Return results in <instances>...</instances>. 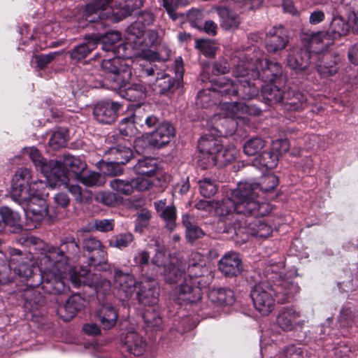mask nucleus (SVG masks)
Returning a JSON list of instances; mask_svg holds the SVG:
<instances>
[{"label": "nucleus", "instance_id": "f257e3e1", "mask_svg": "<svg viewBox=\"0 0 358 358\" xmlns=\"http://www.w3.org/2000/svg\"><path fill=\"white\" fill-rule=\"evenodd\" d=\"M257 185L248 182H239L231 191V196L215 204V212L220 217H227L229 224H232L238 215L265 216L271 212L268 203L257 199Z\"/></svg>", "mask_w": 358, "mask_h": 358}, {"label": "nucleus", "instance_id": "b1692460", "mask_svg": "<svg viewBox=\"0 0 358 358\" xmlns=\"http://www.w3.org/2000/svg\"><path fill=\"white\" fill-rule=\"evenodd\" d=\"M287 66L297 73L306 69L310 63V50L308 48H296L288 55Z\"/></svg>", "mask_w": 358, "mask_h": 358}, {"label": "nucleus", "instance_id": "58836bf2", "mask_svg": "<svg viewBox=\"0 0 358 358\" xmlns=\"http://www.w3.org/2000/svg\"><path fill=\"white\" fill-rule=\"evenodd\" d=\"M217 13L220 17V25L226 30L236 29L239 24L240 20L237 15L230 12L226 8L217 9Z\"/></svg>", "mask_w": 358, "mask_h": 358}, {"label": "nucleus", "instance_id": "bb28decb", "mask_svg": "<svg viewBox=\"0 0 358 358\" xmlns=\"http://www.w3.org/2000/svg\"><path fill=\"white\" fill-rule=\"evenodd\" d=\"M64 170L66 179L65 181L59 180L57 178H54L52 182H57L58 185L66 184L68 181L67 171L72 173L75 178H77L86 169V164L79 157H76L71 155H64L62 162L56 161Z\"/></svg>", "mask_w": 358, "mask_h": 358}, {"label": "nucleus", "instance_id": "39448f33", "mask_svg": "<svg viewBox=\"0 0 358 358\" xmlns=\"http://www.w3.org/2000/svg\"><path fill=\"white\" fill-rule=\"evenodd\" d=\"M198 149L203 155L200 161L205 164L204 168L215 165L225 166L233 162L238 155V150L234 145L223 147L220 139L209 134L199 139Z\"/></svg>", "mask_w": 358, "mask_h": 358}, {"label": "nucleus", "instance_id": "338daca9", "mask_svg": "<svg viewBox=\"0 0 358 358\" xmlns=\"http://www.w3.org/2000/svg\"><path fill=\"white\" fill-rule=\"evenodd\" d=\"M281 357L282 358H304L303 350L301 347L290 345L283 350Z\"/></svg>", "mask_w": 358, "mask_h": 358}, {"label": "nucleus", "instance_id": "f03ea898", "mask_svg": "<svg viewBox=\"0 0 358 358\" xmlns=\"http://www.w3.org/2000/svg\"><path fill=\"white\" fill-rule=\"evenodd\" d=\"M10 269L19 276L27 280V286L37 287L41 284V289L48 294L66 293L69 288L64 279L52 277L50 271L43 272L40 268V258L38 259V268L34 266L32 255L22 253L14 248L8 250Z\"/></svg>", "mask_w": 358, "mask_h": 358}, {"label": "nucleus", "instance_id": "4468645a", "mask_svg": "<svg viewBox=\"0 0 358 358\" xmlns=\"http://www.w3.org/2000/svg\"><path fill=\"white\" fill-rule=\"evenodd\" d=\"M104 155H109L108 162H104L105 173L110 176H116L122 173L120 164H125L132 157V151L127 145L118 144L111 147L105 151Z\"/></svg>", "mask_w": 358, "mask_h": 358}, {"label": "nucleus", "instance_id": "a18cd8bd", "mask_svg": "<svg viewBox=\"0 0 358 358\" xmlns=\"http://www.w3.org/2000/svg\"><path fill=\"white\" fill-rule=\"evenodd\" d=\"M262 95L271 103L280 102L283 97V92L280 87L273 83L262 86Z\"/></svg>", "mask_w": 358, "mask_h": 358}, {"label": "nucleus", "instance_id": "412c9836", "mask_svg": "<svg viewBox=\"0 0 358 358\" xmlns=\"http://www.w3.org/2000/svg\"><path fill=\"white\" fill-rule=\"evenodd\" d=\"M301 315L293 308H282L278 314L276 322L280 328L286 331L301 329L304 320L300 319Z\"/></svg>", "mask_w": 358, "mask_h": 358}, {"label": "nucleus", "instance_id": "4c0bfd02", "mask_svg": "<svg viewBox=\"0 0 358 358\" xmlns=\"http://www.w3.org/2000/svg\"><path fill=\"white\" fill-rule=\"evenodd\" d=\"M157 159L145 157L139 159L134 166V172L138 176H153L157 171Z\"/></svg>", "mask_w": 358, "mask_h": 358}, {"label": "nucleus", "instance_id": "de8ad7c7", "mask_svg": "<svg viewBox=\"0 0 358 358\" xmlns=\"http://www.w3.org/2000/svg\"><path fill=\"white\" fill-rule=\"evenodd\" d=\"M252 236L265 238L268 237L272 232L271 227L260 220H254L249 224V231Z\"/></svg>", "mask_w": 358, "mask_h": 358}, {"label": "nucleus", "instance_id": "8fccbe9b", "mask_svg": "<svg viewBox=\"0 0 358 358\" xmlns=\"http://www.w3.org/2000/svg\"><path fill=\"white\" fill-rule=\"evenodd\" d=\"M86 186H100L103 184L102 176L96 172H83L77 178Z\"/></svg>", "mask_w": 358, "mask_h": 358}, {"label": "nucleus", "instance_id": "7c9ffc66", "mask_svg": "<svg viewBox=\"0 0 358 358\" xmlns=\"http://www.w3.org/2000/svg\"><path fill=\"white\" fill-rule=\"evenodd\" d=\"M128 80L125 84L116 90L118 91L119 94L130 101H140L143 100L146 96V89L143 83H132L127 84Z\"/></svg>", "mask_w": 358, "mask_h": 358}, {"label": "nucleus", "instance_id": "bf43d9fd", "mask_svg": "<svg viewBox=\"0 0 358 358\" xmlns=\"http://www.w3.org/2000/svg\"><path fill=\"white\" fill-rule=\"evenodd\" d=\"M196 48L207 57H213L217 50L214 41L206 39L196 40Z\"/></svg>", "mask_w": 358, "mask_h": 358}, {"label": "nucleus", "instance_id": "9b49d317", "mask_svg": "<svg viewBox=\"0 0 358 358\" xmlns=\"http://www.w3.org/2000/svg\"><path fill=\"white\" fill-rule=\"evenodd\" d=\"M246 66L251 71L252 79L260 78L265 83H274L282 76V71L280 64L275 62L265 60L263 62L258 57L252 59L243 58Z\"/></svg>", "mask_w": 358, "mask_h": 358}, {"label": "nucleus", "instance_id": "cd10ccee", "mask_svg": "<svg viewBox=\"0 0 358 358\" xmlns=\"http://www.w3.org/2000/svg\"><path fill=\"white\" fill-rule=\"evenodd\" d=\"M288 43L285 31L282 27L272 28L266 36L265 44L270 52H277L283 50Z\"/></svg>", "mask_w": 358, "mask_h": 358}, {"label": "nucleus", "instance_id": "7ed1b4c3", "mask_svg": "<svg viewBox=\"0 0 358 358\" xmlns=\"http://www.w3.org/2000/svg\"><path fill=\"white\" fill-rule=\"evenodd\" d=\"M298 292L297 285L282 280L275 288L266 282L258 283L252 289L250 296L255 310L262 315L266 316L274 310L276 301L280 303L287 302Z\"/></svg>", "mask_w": 358, "mask_h": 358}, {"label": "nucleus", "instance_id": "a211bd4d", "mask_svg": "<svg viewBox=\"0 0 358 358\" xmlns=\"http://www.w3.org/2000/svg\"><path fill=\"white\" fill-rule=\"evenodd\" d=\"M136 296L142 305L155 306L157 303L159 296L156 280L150 277L143 278L138 283Z\"/></svg>", "mask_w": 358, "mask_h": 358}, {"label": "nucleus", "instance_id": "473e14b6", "mask_svg": "<svg viewBox=\"0 0 358 358\" xmlns=\"http://www.w3.org/2000/svg\"><path fill=\"white\" fill-rule=\"evenodd\" d=\"M83 299L80 296L74 295L69 297L64 306L59 307L57 312L65 321L73 318L83 308Z\"/></svg>", "mask_w": 358, "mask_h": 358}, {"label": "nucleus", "instance_id": "052dcab7", "mask_svg": "<svg viewBox=\"0 0 358 358\" xmlns=\"http://www.w3.org/2000/svg\"><path fill=\"white\" fill-rule=\"evenodd\" d=\"M67 138L64 130H58L55 131L50 141L49 145L53 150H57L64 147L66 143Z\"/></svg>", "mask_w": 358, "mask_h": 358}, {"label": "nucleus", "instance_id": "49530a36", "mask_svg": "<svg viewBox=\"0 0 358 358\" xmlns=\"http://www.w3.org/2000/svg\"><path fill=\"white\" fill-rule=\"evenodd\" d=\"M174 87V83L169 75L165 73H157L152 87L153 90H157L159 94H165L170 92Z\"/></svg>", "mask_w": 358, "mask_h": 358}, {"label": "nucleus", "instance_id": "0e129e2a", "mask_svg": "<svg viewBox=\"0 0 358 358\" xmlns=\"http://www.w3.org/2000/svg\"><path fill=\"white\" fill-rule=\"evenodd\" d=\"M151 177L138 176L136 178L133 179L134 190L145 191L149 189L153 184Z\"/></svg>", "mask_w": 358, "mask_h": 358}, {"label": "nucleus", "instance_id": "c03bdc74", "mask_svg": "<svg viewBox=\"0 0 358 358\" xmlns=\"http://www.w3.org/2000/svg\"><path fill=\"white\" fill-rule=\"evenodd\" d=\"M350 25L348 22H346L341 17H335L331 22L329 30L331 37L333 38V41L335 38H339L341 36H345L349 31Z\"/></svg>", "mask_w": 358, "mask_h": 358}, {"label": "nucleus", "instance_id": "774afa93", "mask_svg": "<svg viewBox=\"0 0 358 358\" xmlns=\"http://www.w3.org/2000/svg\"><path fill=\"white\" fill-rule=\"evenodd\" d=\"M112 0H96L94 3L87 4L85 12L88 14L96 13L100 10H104L110 3Z\"/></svg>", "mask_w": 358, "mask_h": 358}, {"label": "nucleus", "instance_id": "a878e982", "mask_svg": "<svg viewBox=\"0 0 358 358\" xmlns=\"http://www.w3.org/2000/svg\"><path fill=\"white\" fill-rule=\"evenodd\" d=\"M189 274L198 278L206 279L207 276L212 278L211 271L207 265L206 255L199 252H193L190 255Z\"/></svg>", "mask_w": 358, "mask_h": 358}, {"label": "nucleus", "instance_id": "20e7f679", "mask_svg": "<svg viewBox=\"0 0 358 358\" xmlns=\"http://www.w3.org/2000/svg\"><path fill=\"white\" fill-rule=\"evenodd\" d=\"M80 247L73 238H66L57 248L50 246L40 257V268L43 272L50 271L52 277L63 279L62 273L69 259L76 257Z\"/></svg>", "mask_w": 358, "mask_h": 358}, {"label": "nucleus", "instance_id": "2f4dec72", "mask_svg": "<svg viewBox=\"0 0 358 358\" xmlns=\"http://www.w3.org/2000/svg\"><path fill=\"white\" fill-rule=\"evenodd\" d=\"M154 206L160 217L166 222V226L170 231L173 230L176 225V209L173 205H166V199H161L154 202Z\"/></svg>", "mask_w": 358, "mask_h": 358}, {"label": "nucleus", "instance_id": "9d476101", "mask_svg": "<svg viewBox=\"0 0 358 358\" xmlns=\"http://www.w3.org/2000/svg\"><path fill=\"white\" fill-rule=\"evenodd\" d=\"M24 153L29 156L36 168L40 170L44 176L47 178L50 184L55 185L57 184V182H52L54 178H57L62 181L66 180V177L61 166L53 160L47 162L36 148H24Z\"/></svg>", "mask_w": 358, "mask_h": 358}, {"label": "nucleus", "instance_id": "aec40b11", "mask_svg": "<svg viewBox=\"0 0 358 358\" xmlns=\"http://www.w3.org/2000/svg\"><path fill=\"white\" fill-rule=\"evenodd\" d=\"M301 41L308 50L320 52L327 50L334 43L333 38L327 31L304 33L301 36Z\"/></svg>", "mask_w": 358, "mask_h": 358}, {"label": "nucleus", "instance_id": "13d9d810", "mask_svg": "<svg viewBox=\"0 0 358 358\" xmlns=\"http://www.w3.org/2000/svg\"><path fill=\"white\" fill-rule=\"evenodd\" d=\"M48 184L51 187H55L56 186H60L61 182H59L58 185H51L48 181V179L46 178V180H36L34 182H31L29 188V191L32 194H36L37 196H40L41 198H43V196L45 195V189L48 186Z\"/></svg>", "mask_w": 358, "mask_h": 358}, {"label": "nucleus", "instance_id": "423d86ee", "mask_svg": "<svg viewBox=\"0 0 358 358\" xmlns=\"http://www.w3.org/2000/svg\"><path fill=\"white\" fill-rule=\"evenodd\" d=\"M177 280L168 282L177 285L174 289V299L178 303H193L201 298V289L206 287L211 280L210 276L206 279L198 278L191 275H186L180 269L177 270Z\"/></svg>", "mask_w": 358, "mask_h": 358}, {"label": "nucleus", "instance_id": "680f3d73", "mask_svg": "<svg viewBox=\"0 0 358 358\" xmlns=\"http://www.w3.org/2000/svg\"><path fill=\"white\" fill-rule=\"evenodd\" d=\"M143 318L147 327L150 329L159 327L162 324V318L159 316L158 313L155 311L146 310L143 314Z\"/></svg>", "mask_w": 358, "mask_h": 358}, {"label": "nucleus", "instance_id": "393cba45", "mask_svg": "<svg viewBox=\"0 0 358 358\" xmlns=\"http://www.w3.org/2000/svg\"><path fill=\"white\" fill-rule=\"evenodd\" d=\"M174 135L175 129L173 126L168 122H162L150 134L148 142L150 145L159 148L168 144Z\"/></svg>", "mask_w": 358, "mask_h": 358}, {"label": "nucleus", "instance_id": "ddd939ff", "mask_svg": "<svg viewBox=\"0 0 358 358\" xmlns=\"http://www.w3.org/2000/svg\"><path fill=\"white\" fill-rule=\"evenodd\" d=\"M233 73L238 83V96L240 99L250 100L258 94L259 87L250 81V78H252L251 77V71L246 66L243 57L238 59Z\"/></svg>", "mask_w": 358, "mask_h": 358}, {"label": "nucleus", "instance_id": "0eeeda50", "mask_svg": "<svg viewBox=\"0 0 358 358\" xmlns=\"http://www.w3.org/2000/svg\"><path fill=\"white\" fill-rule=\"evenodd\" d=\"M222 109L225 111L224 115H215L211 121L219 136L233 134L237 128L235 119L245 120L249 113V108L243 103H224Z\"/></svg>", "mask_w": 358, "mask_h": 358}, {"label": "nucleus", "instance_id": "37998d69", "mask_svg": "<svg viewBox=\"0 0 358 358\" xmlns=\"http://www.w3.org/2000/svg\"><path fill=\"white\" fill-rule=\"evenodd\" d=\"M182 224L186 229V237L189 241H194L203 236L204 232L197 226L193 217L188 215H183Z\"/></svg>", "mask_w": 358, "mask_h": 358}, {"label": "nucleus", "instance_id": "c85d7f7f", "mask_svg": "<svg viewBox=\"0 0 358 358\" xmlns=\"http://www.w3.org/2000/svg\"><path fill=\"white\" fill-rule=\"evenodd\" d=\"M242 268L241 259L236 252H227L219 261V269L226 276H236Z\"/></svg>", "mask_w": 358, "mask_h": 358}, {"label": "nucleus", "instance_id": "603ef678", "mask_svg": "<svg viewBox=\"0 0 358 358\" xmlns=\"http://www.w3.org/2000/svg\"><path fill=\"white\" fill-rule=\"evenodd\" d=\"M110 187L117 192L125 195H129L134 192V184L132 180H124L113 179L110 182Z\"/></svg>", "mask_w": 358, "mask_h": 358}, {"label": "nucleus", "instance_id": "5fc2aeb1", "mask_svg": "<svg viewBox=\"0 0 358 358\" xmlns=\"http://www.w3.org/2000/svg\"><path fill=\"white\" fill-rule=\"evenodd\" d=\"M278 183V179L276 176L273 174H269L264 177L262 182H261V188L259 189L258 184H255V185H257V192L258 194L257 199L259 200L260 203H264L263 201H261V199L259 198V192L260 190L262 192H270L275 188Z\"/></svg>", "mask_w": 358, "mask_h": 358}, {"label": "nucleus", "instance_id": "c756f323", "mask_svg": "<svg viewBox=\"0 0 358 358\" xmlns=\"http://www.w3.org/2000/svg\"><path fill=\"white\" fill-rule=\"evenodd\" d=\"M96 316L102 328L108 330L112 329L116 324L118 313L113 304L106 302L101 304L98 308Z\"/></svg>", "mask_w": 358, "mask_h": 358}, {"label": "nucleus", "instance_id": "6ab92c4d", "mask_svg": "<svg viewBox=\"0 0 358 358\" xmlns=\"http://www.w3.org/2000/svg\"><path fill=\"white\" fill-rule=\"evenodd\" d=\"M137 287L138 284L133 275L119 269L115 270L114 288L117 290L120 297L123 299H129L136 291Z\"/></svg>", "mask_w": 358, "mask_h": 358}, {"label": "nucleus", "instance_id": "5701e85b", "mask_svg": "<svg viewBox=\"0 0 358 358\" xmlns=\"http://www.w3.org/2000/svg\"><path fill=\"white\" fill-rule=\"evenodd\" d=\"M122 108V104L113 101H105L98 103L94 108V115L97 121L110 124L113 122L117 113Z\"/></svg>", "mask_w": 358, "mask_h": 358}, {"label": "nucleus", "instance_id": "e2e57ef3", "mask_svg": "<svg viewBox=\"0 0 358 358\" xmlns=\"http://www.w3.org/2000/svg\"><path fill=\"white\" fill-rule=\"evenodd\" d=\"M1 213H2L1 215L3 217L4 226L9 225L14 227L18 224L20 221V216L17 213L11 210L7 207H2L1 208Z\"/></svg>", "mask_w": 358, "mask_h": 358}, {"label": "nucleus", "instance_id": "4be33fe9", "mask_svg": "<svg viewBox=\"0 0 358 358\" xmlns=\"http://www.w3.org/2000/svg\"><path fill=\"white\" fill-rule=\"evenodd\" d=\"M83 244L85 250L90 252H95L97 255L90 257V264L100 266L101 269L106 270L107 268L106 262L107 253L101 243L96 238L90 236L83 240Z\"/></svg>", "mask_w": 358, "mask_h": 358}, {"label": "nucleus", "instance_id": "864d4df0", "mask_svg": "<svg viewBox=\"0 0 358 358\" xmlns=\"http://www.w3.org/2000/svg\"><path fill=\"white\" fill-rule=\"evenodd\" d=\"M134 241V236L131 233L120 234L113 236L109 241L111 247L122 249L128 247Z\"/></svg>", "mask_w": 358, "mask_h": 358}, {"label": "nucleus", "instance_id": "2eb2a0df", "mask_svg": "<svg viewBox=\"0 0 358 358\" xmlns=\"http://www.w3.org/2000/svg\"><path fill=\"white\" fill-rule=\"evenodd\" d=\"M32 178L31 170L20 168L12 178L10 196L16 201L25 202L29 198V188Z\"/></svg>", "mask_w": 358, "mask_h": 358}, {"label": "nucleus", "instance_id": "3c124183", "mask_svg": "<svg viewBox=\"0 0 358 358\" xmlns=\"http://www.w3.org/2000/svg\"><path fill=\"white\" fill-rule=\"evenodd\" d=\"M138 123V116L135 113L133 116L123 118L119 124L120 132L126 136L134 134V124Z\"/></svg>", "mask_w": 358, "mask_h": 358}, {"label": "nucleus", "instance_id": "ea45409f", "mask_svg": "<svg viewBox=\"0 0 358 358\" xmlns=\"http://www.w3.org/2000/svg\"><path fill=\"white\" fill-rule=\"evenodd\" d=\"M213 93L220 94L222 96H238V85L231 82L228 78H221L216 81Z\"/></svg>", "mask_w": 358, "mask_h": 358}, {"label": "nucleus", "instance_id": "e433bc0d", "mask_svg": "<svg viewBox=\"0 0 358 358\" xmlns=\"http://www.w3.org/2000/svg\"><path fill=\"white\" fill-rule=\"evenodd\" d=\"M96 38V45L102 44V48L105 51L114 52L115 45L121 40V34L116 31H109L103 35L92 34Z\"/></svg>", "mask_w": 358, "mask_h": 358}, {"label": "nucleus", "instance_id": "f3484780", "mask_svg": "<svg viewBox=\"0 0 358 358\" xmlns=\"http://www.w3.org/2000/svg\"><path fill=\"white\" fill-rule=\"evenodd\" d=\"M25 202L16 201L22 206L27 219L35 222H41L48 213L47 203L43 198L29 194Z\"/></svg>", "mask_w": 358, "mask_h": 358}, {"label": "nucleus", "instance_id": "6e6d98bb", "mask_svg": "<svg viewBox=\"0 0 358 358\" xmlns=\"http://www.w3.org/2000/svg\"><path fill=\"white\" fill-rule=\"evenodd\" d=\"M155 66L142 67L138 76L140 81L145 85L152 87L156 79Z\"/></svg>", "mask_w": 358, "mask_h": 358}, {"label": "nucleus", "instance_id": "79ce46f5", "mask_svg": "<svg viewBox=\"0 0 358 358\" xmlns=\"http://www.w3.org/2000/svg\"><path fill=\"white\" fill-rule=\"evenodd\" d=\"M278 159L271 151L263 152L252 162V165L258 169H272L277 166Z\"/></svg>", "mask_w": 358, "mask_h": 358}, {"label": "nucleus", "instance_id": "72a5a7b5", "mask_svg": "<svg viewBox=\"0 0 358 358\" xmlns=\"http://www.w3.org/2000/svg\"><path fill=\"white\" fill-rule=\"evenodd\" d=\"M35 287L28 286L22 295L24 300V307L29 310H37L44 303V297ZM36 287L41 288V284Z\"/></svg>", "mask_w": 358, "mask_h": 358}, {"label": "nucleus", "instance_id": "c9c22d12", "mask_svg": "<svg viewBox=\"0 0 358 358\" xmlns=\"http://www.w3.org/2000/svg\"><path fill=\"white\" fill-rule=\"evenodd\" d=\"M208 296L212 303L220 306L231 305L234 301V292L226 288H213Z\"/></svg>", "mask_w": 358, "mask_h": 358}, {"label": "nucleus", "instance_id": "1a4fd4ad", "mask_svg": "<svg viewBox=\"0 0 358 358\" xmlns=\"http://www.w3.org/2000/svg\"><path fill=\"white\" fill-rule=\"evenodd\" d=\"M144 24L141 20L131 24L126 31L125 39L127 45H129L136 50V56L143 59L155 62L161 60L158 53L153 50H147L143 47Z\"/></svg>", "mask_w": 358, "mask_h": 358}, {"label": "nucleus", "instance_id": "a19ab883", "mask_svg": "<svg viewBox=\"0 0 358 358\" xmlns=\"http://www.w3.org/2000/svg\"><path fill=\"white\" fill-rule=\"evenodd\" d=\"M96 46V38L92 35L90 36L86 43L78 45L70 52L71 57L78 61L81 60L94 50Z\"/></svg>", "mask_w": 358, "mask_h": 358}, {"label": "nucleus", "instance_id": "09e8293b", "mask_svg": "<svg viewBox=\"0 0 358 358\" xmlns=\"http://www.w3.org/2000/svg\"><path fill=\"white\" fill-rule=\"evenodd\" d=\"M265 146L264 141L261 138H253L247 141L243 145V152L248 156H255L261 153Z\"/></svg>", "mask_w": 358, "mask_h": 358}, {"label": "nucleus", "instance_id": "69168bd1", "mask_svg": "<svg viewBox=\"0 0 358 358\" xmlns=\"http://www.w3.org/2000/svg\"><path fill=\"white\" fill-rule=\"evenodd\" d=\"M289 149V143L286 139L273 141L271 145V152L278 157L287 152Z\"/></svg>", "mask_w": 358, "mask_h": 358}, {"label": "nucleus", "instance_id": "4d7b16f0", "mask_svg": "<svg viewBox=\"0 0 358 358\" xmlns=\"http://www.w3.org/2000/svg\"><path fill=\"white\" fill-rule=\"evenodd\" d=\"M200 193L204 197L213 196L217 192V186L215 181L205 178L199 181Z\"/></svg>", "mask_w": 358, "mask_h": 358}, {"label": "nucleus", "instance_id": "f8f14e48", "mask_svg": "<svg viewBox=\"0 0 358 358\" xmlns=\"http://www.w3.org/2000/svg\"><path fill=\"white\" fill-rule=\"evenodd\" d=\"M70 280L75 287H80L82 285H87L94 287L98 294L106 295L111 292V283L97 274H91L90 271L82 270L78 273L75 269L69 271Z\"/></svg>", "mask_w": 358, "mask_h": 358}, {"label": "nucleus", "instance_id": "f704fd0d", "mask_svg": "<svg viewBox=\"0 0 358 358\" xmlns=\"http://www.w3.org/2000/svg\"><path fill=\"white\" fill-rule=\"evenodd\" d=\"M124 343L129 352L135 356L142 355L145 350V342L136 331L127 333L124 338Z\"/></svg>", "mask_w": 358, "mask_h": 358}, {"label": "nucleus", "instance_id": "dca6fc26", "mask_svg": "<svg viewBox=\"0 0 358 358\" xmlns=\"http://www.w3.org/2000/svg\"><path fill=\"white\" fill-rule=\"evenodd\" d=\"M178 259L170 258L166 255L164 248L158 249L152 259V264L157 266L159 272L164 275L166 282H173L177 280V270L181 267L176 266Z\"/></svg>", "mask_w": 358, "mask_h": 358}, {"label": "nucleus", "instance_id": "6e6552de", "mask_svg": "<svg viewBox=\"0 0 358 358\" xmlns=\"http://www.w3.org/2000/svg\"><path fill=\"white\" fill-rule=\"evenodd\" d=\"M131 59H123L119 57L104 59L101 64L106 73L104 85L111 90H117L122 87L131 76Z\"/></svg>", "mask_w": 358, "mask_h": 358}]
</instances>
